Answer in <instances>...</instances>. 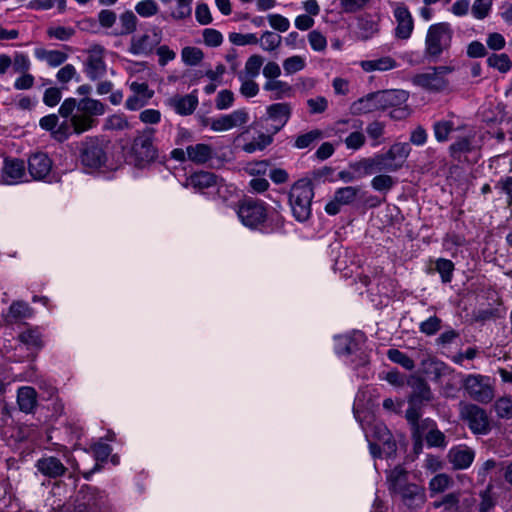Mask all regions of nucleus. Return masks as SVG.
<instances>
[{
    "label": "nucleus",
    "instance_id": "nucleus-1",
    "mask_svg": "<svg viewBox=\"0 0 512 512\" xmlns=\"http://www.w3.org/2000/svg\"><path fill=\"white\" fill-rule=\"evenodd\" d=\"M386 484L390 495L409 509L421 508L426 502L425 488L411 482L409 472L401 465L387 471Z\"/></svg>",
    "mask_w": 512,
    "mask_h": 512
},
{
    "label": "nucleus",
    "instance_id": "nucleus-2",
    "mask_svg": "<svg viewBox=\"0 0 512 512\" xmlns=\"http://www.w3.org/2000/svg\"><path fill=\"white\" fill-rule=\"evenodd\" d=\"M236 213L241 223L252 230L270 232L273 229H268V222L274 223L276 228L283 226V219L279 215L269 216L267 205L260 200L244 199L238 204Z\"/></svg>",
    "mask_w": 512,
    "mask_h": 512
},
{
    "label": "nucleus",
    "instance_id": "nucleus-3",
    "mask_svg": "<svg viewBox=\"0 0 512 512\" xmlns=\"http://www.w3.org/2000/svg\"><path fill=\"white\" fill-rule=\"evenodd\" d=\"M155 129L146 127L139 130L127 152L129 163L137 168H145L158 158V149L154 144Z\"/></svg>",
    "mask_w": 512,
    "mask_h": 512
},
{
    "label": "nucleus",
    "instance_id": "nucleus-4",
    "mask_svg": "<svg viewBox=\"0 0 512 512\" xmlns=\"http://www.w3.org/2000/svg\"><path fill=\"white\" fill-rule=\"evenodd\" d=\"M453 30L447 22L429 26L425 36L424 55L430 61L438 60L451 47Z\"/></svg>",
    "mask_w": 512,
    "mask_h": 512
},
{
    "label": "nucleus",
    "instance_id": "nucleus-5",
    "mask_svg": "<svg viewBox=\"0 0 512 512\" xmlns=\"http://www.w3.org/2000/svg\"><path fill=\"white\" fill-rule=\"evenodd\" d=\"M70 512H112L105 491L90 485H82L77 491L74 506Z\"/></svg>",
    "mask_w": 512,
    "mask_h": 512
},
{
    "label": "nucleus",
    "instance_id": "nucleus-6",
    "mask_svg": "<svg viewBox=\"0 0 512 512\" xmlns=\"http://www.w3.org/2000/svg\"><path fill=\"white\" fill-rule=\"evenodd\" d=\"M314 197L312 183L309 180H298L291 187L289 203L294 218L299 222L307 221L311 216V202Z\"/></svg>",
    "mask_w": 512,
    "mask_h": 512
},
{
    "label": "nucleus",
    "instance_id": "nucleus-7",
    "mask_svg": "<svg viewBox=\"0 0 512 512\" xmlns=\"http://www.w3.org/2000/svg\"><path fill=\"white\" fill-rule=\"evenodd\" d=\"M462 387L470 399L481 404L490 403L495 396L493 380L486 375H465L462 379Z\"/></svg>",
    "mask_w": 512,
    "mask_h": 512
},
{
    "label": "nucleus",
    "instance_id": "nucleus-8",
    "mask_svg": "<svg viewBox=\"0 0 512 512\" xmlns=\"http://www.w3.org/2000/svg\"><path fill=\"white\" fill-rule=\"evenodd\" d=\"M63 458L65 463L56 456L43 455L36 461L35 467L39 473L51 479L63 477L68 471L66 465H70L75 471L79 469L76 459L67 448L63 450Z\"/></svg>",
    "mask_w": 512,
    "mask_h": 512
},
{
    "label": "nucleus",
    "instance_id": "nucleus-9",
    "mask_svg": "<svg viewBox=\"0 0 512 512\" xmlns=\"http://www.w3.org/2000/svg\"><path fill=\"white\" fill-rule=\"evenodd\" d=\"M78 112L81 114L72 116L71 125L75 133L81 134L95 125L93 116L105 113V105L99 100L86 97L78 102Z\"/></svg>",
    "mask_w": 512,
    "mask_h": 512
},
{
    "label": "nucleus",
    "instance_id": "nucleus-10",
    "mask_svg": "<svg viewBox=\"0 0 512 512\" xmlns=\"http://www.w3.org/2000/svg\"><path fill=\"white\" fill-rule=\"evenodd\" d=\"M460 416L474 434L487 435L491 430L490 420L486 411L476 404L461 403Z\"/></svg>",
    "mask_w": 512,
    "mask_h": 512
},
{
    "label": "nucleus",
    "instance_id": "nucleus-11",
    "mask_svg": "<svg viewBox=\"0 0 512 512\" xmlns=\"http://www.w3.org/2000/svg\"><path fill=\"white\" fill-rule=\"evenodd\" d=\"M80 160L89 172L104 166L107 162V154L102 142L98 138H89L82 142Z\"/></svg>",
    "mask_w": 512,
    "mask_h": 512
},
{
    "label": "nucleus",
    "instance_id": "nucleus-12",
    "mask_svg": "<svg viewBox=\"0 0 512 512\" xmlns=\"http://www.w3.org/2000/svg\"><path fill=\"white\" fill-rule=\"evenodd\" d=\"M162 41V31L152 27L143 34L134 35L129 44L128 51L136 56H149Z\"/></svg>",
    "mask_w": 512,
    "mask_h": 512
},
{
    "label": "nucleus",
    "instance_id": "nucleus-13",
    "mask_svg": "<svg viewBox=\"0 0 512 512\" xmlns=\"http://www.w3.org/2000/svg\"><path fill=\"white\" fill-rule=\"evenodd\" d=\"M396 21L394 36L400 40H408L414 31V19L407 5L403 2H389Z\"/></svg>",
    "mask_w": 512,
    "mask_h": 512
},
{
    "label": "nucleus",
    "instance_id": "nucleus-14",
    "mask_svg": "<svg viewBox=\"0 0 512 512\" xmlns=\"http://www.w3.org/2000/svg\"><path fill=\"white\" fill-rule=\"evenodd\" d=\"M449 66L434 67L426 73H420L412 78L414 85L430 91H440L447 85L445 75L452 72Z\"/></svg>",
    "mask_w": 512,
    "mask_h": 512
},
{
    "label": "nucleus",
    "instance_id": "nucleus-15",
    "mask_svg": "<svg viewBox=\"0 0 512 512\" xmlns=\"http://www.w3.org/2000/svg\"><path fill=\"white\" fill-rule=\"evenodd\" d=\"M411 147L409 143H395L385 153L378 154L381 158L384 172H396L401 169L409 154Z\"/></svg>",
    "mask_w": 512,
    "mask_h": 512
},
{
    "label": "nucleus",
    "instance_id": "nucleus-16",
    "mask_svg": "<svg viewBox=\"0 0 512 512\" xmlns=\"http://www.w3.org/2000/svg\"><path fill=\"white\" fill-rule=\"evenodd\" d=\"M27 181L25 162L18 158H5L0 182L6 185H15Z\"/></svg>",
    "mask_w": 512,
    "mask_h": 512
},
{
    "label": "nucleus",
    "instance_id": "nucleus-17",
    "mask_svg": "<svg viewBox=\"0 0 512 512\" xmlns=\"http://www.w3.org/2000/svg\"><path fill=\"white\" fill-rule=\"evenodd\" d=\"M104 51V48L100 45L92 46L88 51V58L85 63L84 72L92 81L103 77L106 73Z\"/></svg>",
    "mask_w": 512,
    "mask_h": 512
},
{
    "label": "nucleus",
    "instance_id": "nucleus-18",
    "mask_svg": "<svg viewBox=\"0 0 512 512\" xmlns=\"http://www.w3.org/2000/svg\"><path fill=\"white\" fill-rule=\"evenodd\" d=\"M291 115V107L287 103H275L267 107L266 121H272L270 126L266 127L267 133L272 135L279 132L288 122Z\"/></svg>",
    "mask_w": 512,
    "mask_h": 512
},
{
    "label": "nucleus",
    "instance_id": "nucleus-19",
    "mask_svg": "<svg viewBox=\"0 0 512 512\" xmlns=\"http://www.w3.org/2000/svg\"><path fill=\"white\" fill-rule=\"evenodd\" d=\"M129 88L132 94L127 98L125 107L131 111L144 107L154 95V91L146 82L133 81L129 84Z\"/></svg>",
    "mask_w": 512,
    "mask_h": 512
},
{
    "label": "nucleus",
    "instance_id": "nucleus-20",
    "mask_svg": "<svg viewBox=\"0 0 512 512\" xmlns=\"http://www.w3.org/2000/svg\"><path fill=\"white\" fill-rule=\"evenodd\" d=\"M360 192L359 187L346 186L335 191L334 197L325 206V211L329 215H336L340 212L341 207L354 203Z\"/></svg>",
    "mask_w": 512,
    "mask_h": 512
},
{
    "label": "nucleus",
    "instance_id": "nucleus-21",
    "mask_svg": "<svg viewBox=\"0 0 512 512\" xmlns=\"http://www.w3.org/2000/svg\"><path fill=\"white\" fill-rule=\"evenodd\" d=\"M365 342V335L362 332H355L338 338L337 353L338 354H355L359 352L361 365L366 364V355L361 351V345Z\"/></svg>",
    "mask_w": 512,
    "mask_h": 512
},
{
    "label": "nucleus",
    "instance_id": "nucleus-22",
    "mask_svg": "<svg viewBox=\"0 0 512 512\" xmlns=\"http://www.w3.org/2000/svg\"><path fill=\"white\" fill-rule=\"evenodd\" d=\"M52 169V161L47 154L38 152L28 159V172L33 180H45Z\"/></svg>",
    "mask_w": 512,
    "mask_h": 512
},
{
    "label": "nucleus",
    "instance_id": "nucleus-23",
    "mask_svg": "<svg viewBox=\"0 0 512 512\" xmlns=\"http://www.w3.org/2000/svg\"><path fill=\"white\" fill-rule=\"evenodd\" d=\"M375 99L380 110L400 107L408 100V93L404 90H384L375 92Z\"/></svg>",
    "mask_w": 512,
    "mask_h": 512
},
{
    "label": "nucleus",
    "instance_id": "nucleus-24",
    "mask_svg": "<svg viewBox=\"0 0 512 512\" xmlns=\"http://www.w3.org/2000/svg\"><path fill=\"white\" fill-rule=\"evenodd\" d=\"M475 451L467 446H456L449 450L448 459L455 469L463 470L471 466Z\"/></svg>",
    "mask_w": 512,
    "mask_h": 512
},
{
    "label": "nucleus",
    "instance_id": "nucleus-25",
    "mask_svg": "<svg viewBox=\"0 0 512 512\" xmlns=\"http://www.w3.org/2000/svg\"><path fill=\"white\" fill-rule=\"evenodd\" d=\"M381 158L378 154H375L372 157L362 158L358 161L351 162L349 164V168L355 171L358 177L362 178L367 175H372L378 172H384V168H382Z\"/></svg>",
    "mask_w": 512,
    "mask_h": 512
},
{
    "label": "nucleus",
    "instance_id": "nucleus-26",
    "mask_svg": "<svg viewBox=\"0 0 512 512\" xmlns=\"http://www.w3.org/2000/svg\"><path fill=\"white\" fill-rule=\"evenodd\" d=\"M464 128L458 118L439 120L433 124V132L438 142H445L449 139L450 133Z\"/></svg>",
    "mask_w": 512,
    "mask_h": 512
},
{
    "label": "nucleus",
    "instance_id": "nucleus-27",
    "mask_svg": "<svg viewBox=\"0 0 512 512\" xmlns=\"http://www.w3.org/2000/svg\"><path fill=\"white\" fill-rule=\"evenodd\" d=\"M188 160L202 165L211 160L215 154L214 149L209 144L197 143L187 146Z\"/></svg>",
    "mask_w": 512,
    "mask_h": 512
},
{
    "label": "nucleus",
    "instance_id": "nucleus-28",
    "mask_svg": "<svg viewBox=\"0 0 512 512\" xmlns=\"http://www.w3.org/2000/svg\"><path fill=\"white\" fill-rule=\"evenodd\" d=\"M169 104L176 113L180 115H190L195 111L198 105V98L193 94L185 96L177 95L169 99Z\"/></svg>",
    "mask_w": 512,
    "mask_h": 512
},
{
    "label": "nucleus",
    "instance_id": "nucleus-29",
    "mask_svg": "<svg viewBox=\"0 0 512 512\" xmlns=\"http://www.w3.org/2000/svg\"><path fill=\"white\" fill-rule=\"evenodd\" d=\"M17 403L24 413H32L37 405V392L33 387L23 386L17 391Z\"/></svg>",
    "mask_w": 512,
    "mask_h": 512
},
{
    "label": "nucleus",
    "instance_id": "nucleus-30",
    "mask_svg": "<svg viewBox=\"0 0 512 512\" xmlns=\"http://www.w3.org/2000/svg\"><path fill=\"white\" fill-rule=\"evenodd\" d=\"M34 54L38 60L45 61L51 67L62 65L68 58V55L62 51L44 48L36 49Z\"/></svg>",
    "mask_w": 512,
    "mask_h": 512
},
{
    "label": "nucleus",
    "instance_id": "nucleus-31",
    "mask_svg": "<svg viewBox=\"0 0 512 512\" xmlns=\"http://www.w3.org/2000/svg\"><path fill=\"white\" fill-rule=\"evenodd\" d=\"M360 66L365 72L388 71L396 68L397 62L390 56H384L378 59L362 61Z\"/></svg>",
    "mask_w": 512,
    "mask_h": 512
},
{
    "label": "nucleus",
    "instance_id": "nucleus-32",
    "mask_svg": "<svg viewBox=\"0 0 512 512\" xmlns=\"http://www.w3.org/2000/svg\"><path fill=\"white\" fill-rule=\"evenodd\" d=\"M18 340L27 347L28 350L39 351L43 347L42 335L38 328H29L18 335Z\"/></svg>",
    "mask_w": 512,
    "mask_h": 512
},
{
    "label": "nucleus",
    "instance_id": "nucleus-33",
    "mask_svg": "<svg viewBox=\"0 0 512 512\" xmlns=\"http://www.w3.org/2000/svg\"><path fill=\"white\" fill-rule=\"evenodd\" d=\"M474 147V134L470 131L464 137H460L452 143L449 150L453 158H460L462 154L471 152Z\"/></svg>",
    "mask_w": 512,
    "mask_h": 512
},
{
    "label": "nucleus",
    "instance_id": "nucleus-34",
    "mask_svg": "<svg viewBox=\"0 0 512 512\" xmlns=\"http://www.w3.org/2000/svg\"><path fill=\"white\" fill-rule=\"evenodd\" d=\"M413 392L409 398L411 403L422 404L432 399V392L429 385L422 379H416L412 385Z\"/></svg>",
    "mask_w": 512,
    "mask_h": 512
},
{
    "label": "nucleus",
    "instance_id": "nucleus-35",
    "mask_svg": "<svg viewBox=\"0 0 512 512\" xmlns=\"http://www.w3.org/2000/svg\"><path fill=\"white\" fill-rule=\"evenodd\" d=\"M351 108L355 114H367L380 110L375 99V92L358 99L352 104Z\"/></svg>",
    "mask_w": 512,
    "mask_h": 512
},
{
    "label": "nucleus",
    "instance_id": "nucleus-36",
    "mask_svg": "<svg viewBox=\"0 0 512 512\" xmlns=\"http://www.w3.org/2000/svg\"><path fill=\"white\" fill-rule=\"evenodd\" d=\"M33 315L32 308L24 301H14L7 315L8 322H14L19 319L30 318Z\"/></svg>",
    "mask_w": 512,
    "mask_h": 512
},
{
    "label": "nucleus",
    "instance_id": "nucleus-37",
    "mask_svg": "<svg viewBox=\"0 0 512 512\" xmlns=\"http://www.w3.org/2000/svg\"><path fill=\"white\" fill-rule=\"evenodd\" d=\"M488 67L493 68L500 73H507L512 68V61L506 53H492L487 57Z\"/></svg>",
    "mask_w": 512,
    "mask_h": 512
},
{
    "label": "nucleus",
    "instance_id": "nucleus-38",
    "mask_svg": "<svg viewBox=\"0 0 512 512\" xmlns=\"http://www.w3.org/2000/svg\"><path fill=\"white\" fill-rule=\"evenodd\" d=\"M264 58L261 55H251L245 62L244 70L238 73V76L247 78H256L260 74Z\"/></svg>",
    "mask_w": 512,
    "mask_h": 512
},
{
    "label": "nucleus",
    "instance_id": "nucleus-39",
    "mask_svg": "<svg viewBox=\"0 0 512 512\" xmlns=\"http://www.w3.org/2000/svg\"><path fill=\"white\" fill-rule=\"evenodd\" d=\"M273 141V135L271 133H261L252 141L245 143L242 150L246 153H254L256 151L264 150Z\"/></svg>",
    "mask_w": 512,
    "mask_h": 512
},
{
    "label": "nucleus",
    "instance_id": "nucleus-40",
    "mask_svg": "<svg viewBox=\"0 0 512 512\" xmlns=\"http://www.w3.org/2000/svg\"><path fill=\"white\" fill-rule=\"evenodd\" d=\"M359 37L368 40L379 32V25L369 17H362L358 20Z\"/></svg>",
    "mask_w": 512,
    "mask_h": 512
},
{
    "label": "nucleus",
    "instance_id": "nucleus-41",
    "mask_svg": "<svg viewBox=\"0 0 512 512\" xmlns=\"http://www.w3.org/2000/svg\"><path fill=\"white\" fill-rule=\"evenodd\" d=\"M452 478L444 473L437 474L429 482L431 496L442 493L452 485Z\"/></svg>",
    "mask_w": 512,
    "mask_h": 512
},
{
    "label": "nucleus",
    "instance_id": "nucleus-42",
    "mask_svg": "<svg viewBox=\"0 0 512 512\" xmlns=\"http://www.w3.org/2000/svg\"><path fill=\"white\" fill-rule=\"evenodd\" d=\"M217 177L207 171H201L193 174L190 177V183L192 186L200 189L209 188L216 184Z\"/></svg>",
    "mask_w": 512,
    "mask_h": 512
},
{
    "label": "nucleus",
    "instance_id": "nucleus-43",
    "mask_svg": "<svg viewBox=\"0 0 512 512\" xmlns=\"http://www.w3.org/2000/svg\"><path fill=\"white\" fill-rule=\"evenodd\" d=\"M385 132V125L379 121H373L366 127V133L371 140V146L377 147L382 144V137Z\"/></svg>",
    "mask_w": 512,
    "mask_h": 512
},
{
    "label": "nucleus",
    "instance_id": "nucleus-44",
    "mask_svg": "<svg viewBox=\"0 0 512 512\" xmlns=\"http://www.w3.org/2000/svg\"><path fill=\"white\" fill-rule=\"evenodd\" d=\"M387 357L390 361L402 366L404 369L411 371L415 368L414 361L405 353L398 349H389Z\"/></svg>",
    "mask_w": 512,
    "mask_h": 512
},
{
    "label": "nucleus",
    "instance_id": "nucleus-45",
    "mask_svg": "<svg viewBox=\"0 0 512 512\" xmlns=\"http://www.w3.org/2000/svg\"><path fill=\"white\" fill-rule=\"evenodd\" d=\"M282 42V37L279 34H276L271 31H265L261 38L259 39L260 47L264 51H274L276 50Z\"/></svg>",
    "mask_w": 512,
    "mask_h": 512
},
{
    "label": "nucleus",
    "instance_id": "nucleus-46",
    "mask_svg": "<svg viewBox=\"0 0 512 512\" xmlns=\"http://www.w3.org/2000/svg\"><path fill=\"white\" fill-rule=\"evenodd\" d=\"M395 179L387 174L376 175L371 180V187L378 192L387 193L395 185Z\"/></svg>",
    "mask_w": 512,
    "mask_h": 512
},
{
    "label": "nucleus",
    "instance_id": "nucleus-47",
    "mask_svg": "<svg viewBox=\"0 0 512 512\" xmlns=\"http://www.w3.org/2000/svg\"><path fill=\"white\" fill-rule=\"evenodd\" d=\"M137 17L135 14L127 10L120 15V25L121 30L119 32L120 35H128L133 33L137 28Z\"/></svg>",
    "mask_w": 512,
    "mask_h": 512
},
{
    "label": "nucleus",
    "instance_id": "nucleus-48",
    "mask_svg": "<svg viewBox=\"0 0 512 512\" xmlns=\"http://www.w3.org/2000/svg\"><path fill=\"white\" fill-rule=\"evenodd\" d=\"M305 66V58L299 55L288 57L283 61V69L286 75L295 74L303 70Z\"/></svg>",
    "mask_w": 512,
    "mask_h": 512
},
{
    "label": "nucleus",
    "instance_id": "nucleus-49",
    "mask_svg": "<svg viewBox=\"0 0 512 512\" xmlns=\"http://www.w3.org/2000/svg\"><path fill=\"white\" fill-rule=\"evenodd\" d=\"M192 1L193 0H176V8L170 13L171 18L174 20L189 18L192 14Z\"/></svg>",
    "mask_w": 512,
    "mask_h": 512
},
{
    "label": "nucleus",
    "instance_id": "nucleus-50",
    "mask_svg": "<svg viewBox=\"0 0 512 512\" xmlns=\"http://www.w3.org/2000/svg\"><path fill=\"white\" fill-rule=\"evenodd\" d=\"M436 270L440 274L443 283L451 282L454 271V264L451 260L439 258L436 261Z\"/></svg>",
    "mask_w": 512,
    "mask_h": 512
},
{
    "label": "nucleus",
    "instance_id": "nucleus-51",
    "mask_svg": "<svg viewBox=\"0 0 512 512\" xmlns=\"http://www.w3.org/2000/svg\"><path fill=\"white\" fill-rule=\"evenodd\" d=\"M322 136V132L318 129L311 130L305 134L299 135L294 142V147L298 149L308 148L314 142L318 141Z\"/></svg>",
    "mask_w": 512,
    "mask_h": 512
},
{
    "label": "nucleus",
    "instance_id": "nucleus-52",
    "mask_svg": "<svg viewBox=\"0 0 512 512\" xmlns=\"http://www.w3.org/2000/svg\"><path fill=\"white\" fill-rule=\"evenodd\" d=\"M181 57L185 64L195 66L201 62L204 54L201 49L197 47H185L182 49Z\"/></svg>",
    "mask_w": 512,
    "mask_h": 512
},
{
    "label": "nucleus",
    "instance_id": "nucleus-53",
    "mask_svg": "<svg viewBox=\"0 0 512 512\" xmlns=\"http://www.w3.org/2000/svg\"><path fill=\"white\" fill-rule=\"evenodd\" d=\"M425 440L429 447H437L444 449L448 444L446 436L437 427L426 433Z\"/></svg>",
    "mask_w": 512,
    "mask_h": 512
},
{
    "label": "nucleus",
    "instance_id": "nucleus-54",
    "mask_svg": "<svg viewBox=\"0 0 512 512\" xmlns=\"http://www.w3.org/2000/svg\"><path fill=\"white\" fill-rule=\"evenodd\" d=\"M135 11L141 17H151L158 13L159 7L154 0H142L135 5Z\"/></svg>",
    "mask_w": 512,
    "mask_h": 512
},
{
    "label": "nucleus",
    "instance_id": "nucleus-55",
    "mask_svg": "<svg viewBox=\"0 0 512 512\" xmlns=\"http://www.w3.org/2000/svg\"><path fill=\"white\" fill-rule=\"evenodd\" d=\"M442 320L436 315L429 317L425 321L419 324V330L421 333L427 336L435 335L441 328Z\"/></svg>",
    "mask_w": 512,
    "mask_h": 512
},
{
    "label": "nucleus",
    "instance_id": "nucleus-56",
    "mask_svg": "<svg viewBox=\"0 0 512 512\" xmlns=\"http://www.w3.org/2000/svg\"><path fill=\"white\" fill-rule=\"evenodd\" d=\"M241 82L240 93L247 98L255 97L259 93V86L254 78L238 76Z\"/></svg>",
    "mask_w": 512,
    "mask_h": 512
},
{
    "label": "nucleus",
    "instance_id": "nucleus-57",
    "mask_svg": "<svg viewBox=\"0 0 512 512\" xmlns=\"http://www.w3.org/2000/svg\"><path fill=\"white\" fill-rule=\"evenodd\" d=\"M495 412L500 418L509 419L512 417V399L501 397L494 404Z\"/></svg>",
    "mask_w": 512,
    "mask_h": 512
},
{
    "label": "nucleus",
    "instance_id": "nucleus-58",
    "mask_svg": "<svg viewBox=\"0 0 512 512\" xmlns=\"http://www.w3.org/2000/svg\"><path fill=\"white\" fill-rule=\"evenodd\" d=\"M230 130L245 125L249 120V115L245 109H237L227 114Z\"/></svg>",
    "mask_w": 512,
    "mask_h": 512
},
{
    "label": "nucleus",
    "instance_id": "nucleus-59",
    "mask_svg": "<svg viewBox=\"0 0 512 512\" xmlns=\"http://www.w3.org/2000/svg\"><path fill=\"white\" fill-rule=\"evenodd\" d=\"M204 124L209 126V128L214 132H224L230 130L227 114L208 118L205 120Z\"/></svg>",
    "mask_w": 512,
    "mask_h": 512
},
{
    "label": "nucleus",
    "instance_id": "nucleus-60",
    "mask_svg": "<svg viewBox=\"0 0 512 512\" xmlns=\"http://www.w3.org/2000/svg\"><path fill=\"white\" fill-rule=\"evenodd\" d=\"M229 40L232 44L237 46H245V45H252L257 44L259 42V39L257 36L253 33L248 34H242V33H230L229 34Z\"/></svg>",
    "mask_w": 512,
    "mask_h": 512
},
{
    "label": "nucleus",
    "instance_id": "nucleus-61",
    "mask_svg": "<svg viewBox=\"0 0 512 512\" xmlns=\"http://www.w3.org/2000/svg\"><path fill=\"white\" fill-rule=\"evenodd\" d=\"M11 67L15 73H24L30 70L31 62L26 54L16 53L12 59Z\"/></svg>",
    "mask_w": 512,
    "mask_h": 512
},
{
    "label": "nucleus",
    "instance_id": "nucleus-62",
    "mask_svg": "<svg viewBox=\"0 0 512 512\" xmlns=\"http://www.w3.org/2000/svg\"><path fill=\"white\" fill-rule=\"evenodd\" d=\"M492 0H475L472 5V14L476 19H484L488 16Z\"/></svg>",
    "mask_w": 512,
    "mask_h": 512
},
{
    "label": "nucleus",
    "instance_id": "nucleus-63",
    "mask_svg": "<svg viewBox=\"0 0 512 512\" xmlns=\"http://www.w3.org/2000/svg\"><path fill=\"white\" fill-rule=\"evenodd\" d=\"M267 19L269 25L276 31L283 33L290 28V21L281 14H269Z\"/></svg>",
    "mask_w": 512,
    "mask_h": 512
},
{
    "label": "nucleus",
    "instance_id": "nucleus-64",
    "mask_svg": "<svg viewBox=\"0 0 512 512\" xmlns=\"http://www.w3.org/2000/svg\"><path fill=\"white\" fill-rule=\"evenodd\" d=\"M308 41L314 51H324L327 47L326 37L319 31L313 30L308 34Z\"/></svg>",
    "mask_w": 512,
    "mask_h": 512
}]
</instances>
